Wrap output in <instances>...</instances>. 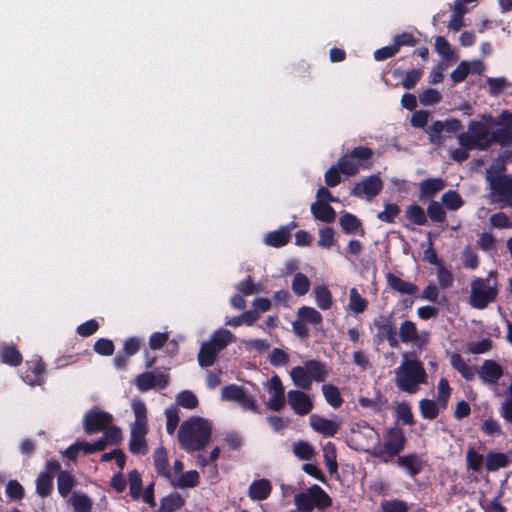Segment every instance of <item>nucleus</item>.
I'll list each match as a JSON object with an SVG mask.
<instances>
[{"label":"nucleus","mask_w":512,"mask_h":512,"mask_svg":"<svg viewBox=\"0 0 512 512\" xmlns=\"http://www.w3.org/2000/svg\"><path fill=\"white\" fill-rule=\"evenodd\" d=\"M385 278L388 286L400 294L414 295L419 290L417 285L401 279L392 272H388Z\"/></svg>","instance_id":"4be33fe9"},{"label":"nucleus","mask_w":512,"mask_h":512,"mask_svg":"<svg viewBox=\"0 0 512 512\" xmlns=\"http://www.w3.org/2000/svg\"><path fill=\"white\" fill-rule=\"evenodd\" d=\"M384 436V443L381 445L379 441L369 454L387 463L404 450L407 440L403 429L398 426L388 428Z\"/></svg>","instance_id":"39448f33"},{"label":"nucleus","mask_w":512,"mask_h":512,"mask_svg":"<svg viewBox=\"0 0 512 512\" xmlns=\"http://www.w3.org/2000/svg\"><path fill=\"white\" fill-rule=\"evenodd\" d=\"M6 494L11 500L18 501L24 497V488L17 480H10L6 485Z\"/></svg>","instance_id":"338daca9"},{"label":"nucleus","mask_w":512,"mask_h":512,"mask_svg":"<svg viewBox=\"0 0 512 512\" xmlns=\"http://www.w3.org/2000/svg\"><path fill=\"white\" fill-rule=\"evenodd\" d=\"M298 316L303 322H308L314 325L322 322V315L313 307L303 306L298 311Z\"/></svg>","instance_id":"864d4df0"},{"label":"nucleus","mask_w":512,"mask_h":512,"mask_svg":"<svg viewBox=\"0 0 512 512\" xmlns=\"http://www.w3.org/2000/svg\"><path fill=\"white\" fill-rule=\"evenodd\" d=\"M115 346L112 340L100 338L94 344V351L102 356H110L114 353Z\"/></svg>","instance_id":"e2e57ef3"},{"label":"nucleus","mask_w":512,"mask_h":512,"mask_svg":"<svg viewBox=\"0 0 512 512\" xmlns=\"http://www.w3.org/2000/svg\"><path fill=\"white\" fill-rule=\"evenodd\" d=\"M245 390L243 387L231 384L223 387L221 395L224 400L241 402L245 395Z\"/></svg>","instance_id":"3c124183"},{"label":"nucleus","mask_w":512,"mask_h":512,"mask_svg":"<svg viewBox=\"0 0 512 512\" xmlns=\"http://www.w3.org/2000/svg\"><path fill=\"white\" fill-rule=\"evenodd\" d=\"M450 364L466 380H471L475 375V369L469 366L459 353L454 352L451 354Z\"/></svg>","instance_id":"2f4dec72"},{"label":"nucleus","mask_w":512,"mask_h":512,"mask_svg":"<svg viewBox=\"0 0 512 512\" xmlns=\"http://www.w3.org/2000/svg\"><path fill=\"white\" fill-rule=\"evenodd\" d=\"M396 416L398 420H401L405 425L414 424V416L411 407L406 402H401L396 407Z\"/></svg>","instance_id":"6e6d98bb"},{"label":"nucleus","mask_w":512,"mask_h":512,"mask_svg":"<svg viewBox=\"0 0 512 512\" xmlns=\"http://www.w3.org/2000/svg\"><path fill=\"white\" fill-rule=\"evenodd\" d=\"M352 432H353V437L351 440L356 444L355 449L362 450V451H365L368 453H369V451H372V449H370L368 447V445L366 446L365 444L362 443V438H365L367 441L375 440L376 445H378L379 434L368 423H365L362 426L358 425V429L357 430L353 429Z\"/></svg>","instance_id":"a211bd4d"},{"label":"nucleus","mask_w":512,"mask_h":512,"mask_svg":"<svg viewBox=\"0 0 512 512\" xmlns=\"http://www.w3.org/2000/svg\"><path fill=\"white\" fill-rule=\"evenodd\" d=\"M374 152L367 146H357L347 151L339 158V167L342 174L354 176L360 170L370 169Z\"/></svg>","instance_id":"6e6552de"},{"label":"nucleus","mask_w":512,"mask_h":512,"mask_svg":"<svg viewBox=\"0 0 512 512\" xmlns=\"http://www.w3.org/2000/svg\"><path fill=\"white\" fill-rule=\"evenodd\" d=\"M53 488V476L47 472H40L36 479V492L41 497L51 494Z\"/></svg>","instance_id":"e433bc0d"},{"label":"nucleus","mask_w":512,"mask_h":512,"mask_svg":"<svg viewBox=\"0 0 512 512\" xmlns=\"http://www.w3.org/2000/svg\"><path fill=\"white\" fill-rule=\"evenodd\" d=\"M287 398L290 407L297 415L305 416L313 409V402L304 391L290 390L287 393Z\"/></svg>","instance_id":"2eb2a0df"},{"label":"nucleus","mask_w":512,"mask_h":512,"mask_svg":"<svg viewBox=\"0 0 512 512\" xmlns=\"http://www.w3.org/2000/svg\"><path fill=\"white\" fill-rule=\"evenodd\" d=\"M129 493L132 499L137 500L141 496L142 478L140 473L134 469L128 473Z\"/></svg>","instance_id":"de8ad7c7"},{"label":"nucleus","mask_w":512,"mask_h":512,"mask_svg":"<svg viewBox=\"0 0 512 512\" xmlns=\"http://www.w3.org/2000/svg\"><path fill=\"white\" fill-rule=\"evenodd\" d=\"M212 434L210 423L201 417H191L178 430V440L188 452L200 451L208 444Z\"/></svg>","instance_id":"f257e3e1"},{"label":"nucleus","mask_w":512,"mask_h":512,"mask_svg":"<svg viewBox=\"0 0 512 512\" xmlns=\"http://www.w3.org/2000/svg\"><path fill=\"white\" fill-rule=\"evenodd\" d=\"M199 482L200 476L196 470L182 472L176 479L172 478V481H170L173 486L180 488H193L198 486Z\"/></svg>","instance_id":"72a5a7b5"},{"label":"nucleus","mask_w":512,"mask_h":512,"mask_svg":"<svg viewBox=\"0 0 512 512\" xmlns=\"http://www.w3.org/2000/svg\"><path fill=\"white\" fill-rule=\"evenodd\" d=\"M294 504L300 512H324L332 506V498L319 485L313 484L305 491L295 494Z\"/></svg>","instance_id":"0eeeda50"},{"label":"nucleus","mask_w":512,"mask_h":512,"mask_svg":"<svg viewBox=\"0 0 512 512\" xmlns=\"http://www.w3.org/2000/svg\"><path fill=\"white\" fill-rule=\"evenodd\" d=\"M488 123L481 121H470L468 131L458 135V143L467 150H488L492 144L496 143L493 137V131H489Z\"/></svg>","instance_id":"7ed1b4c3"},{"label":"nucleus","mask_w":512,"mask_h":512,"mask_svg":"<svg viewBox=\"0 0 512 512\" xmlns=\"http://www.w3.org/2000/svg\"><path fill=\"white\" fill-rule=\"evenodd\" d=\"M236 289L238 293L242 294L243 296H249L259 292L258 287L254 284L253 278L250 275L240 281L236 285Z\"/></svg>","instance_id":"0e129e2a"},{"label":"nucleus","mask_w":512,"mask_h":512,"mask_svg":"<svg viewBox=\"0 0 512 512\" xmlns=\"http://www.w3.org/2000/svg\"><path fill=\"white\" fill-rule=\"evenodd\" d=\"M185 505V499L177 492L163 497L157 512H176Z\"/></svg>","instance_id":"c756f323"},{"label":"nucleus","mask_w":512,"mask_h":512,"mask_svg":"<svg viewBox=\"0 0 512 512\" xmlns=\"http://www.w3.org/2000/svg\"><path fill=\"white\" fill-rule=\"evenodd\" d=\"M441 99L442 96L440 92L433 88H427L419 95L420 103L425 106L437 104Z\"/></svg>","instance_id":"680f3d73"},{"label":"nucleus","mask_w":512,"mask_h":512,"mask_svg":"<svg viewBox=\"0 0 512 512\" xmlns=\"http://www.w3.org/2000/svg\"><path fill=\"white\" fill-rule=\"evenodd\" d=\"M491 126H500L493 130V139L502 147L512 146V112L503 110L497 118L492 115L483 116Z\"/></svg>","instance_id":"9d476101"},{"label":"nucleus","mask_w":512,"mask_h":512,"mask_svg":"<svg viewBox=\"0 0 512 512\" xmlns=\"http://www.w3.org/2000/svg\"><path fill=\"white\" fill-rule=\"evenodd\" d=\"M232 333L228 330L216 331L209 341L203 342L199 353L198 363L201 367H209L213 365L217 354L222 351L231 341Z\"/></svg>","instance_id":"1a4fd4ad"},{"label":"nucleus","mask_w":512,"mask_h":512,"mask_svg":"<svg viewBox=\"0 0 512 512\" xmlns=\"http://www.w3.org/2000/svg\"><path fill=\"white\" fill-rule=\"evenodd\" d=\"M395 374L397 388L409 394L416 393L419 390V385L427 382V373L418 359H405Z\"/></svg>","instance_id":"f03ea898"},{"label":"nucleus","mask_w":512,"mask_h":512,"mask_svg":"<svg viewBox=\"0 0 512 512\" xmlns=\"http://www.w3.org/2000/svg\"><path fill=\"white\" fill-rule=\"evenodd\" d=\"M154 467L159 476L172 481V472L170 469L167 451L161 446L158 447L153 454Z\"/></svg>","instance_id":"5701e85b"},{"label":"nucleus","mask_w":512,"mask_h":512,"mask_svg":"<svg viewBox=\"0 0 512 512\" xmlns=\"http://www.w3.org/2000/svg\"><path fill=\"white\" fill-rule=\"evenodd\" d=\"M399 336L403 343L416 341L418 332L415 323L409 320L402 322L399 329Z\"/></svg>","instance_id":"a19ab883"},{"label":"nucleus","mask_w":512,"mask_h":512,"mask_svg":"<svg viewBox=\"0 0 512 512\" xmlns=\"http://www.w3.org/2000/svg\"><path fill=\"white\" fill-rule=\"evenodd\" d=\"M400 213V207L396 203H388L385 209L378 213L377 218L386 223H394Z\"/></svg>","instance_id":"4d7b16f0"},{"label":"nucleus","mask_w":512,"mask_h":512,"mask_svg":"<svg viewBox=\"0 0 512 512\" xmlns=\"http://www.w3.org/2000/svg\"><path fill=\"white\" fill-rule=\"evenodd\" d=\"M497 272L490 271L487 278H475L471 282L470 304L473 308L484 309L494 302L498 295Z\"/></svg>","instance_id":"20e7f679"},{"label":"nucleus","mask_w":512,"mask_h":512,"mask_svg":"<svg viewBox=\"0 0 512 512\" xmlns=\"http://www.w3.org/2000/svg\"><path fill=\"white\" fill-rule=\"evenodd\" d=\"M445 188L442 178H427L419 183L420 198L430 199Z\"/></svg>","instance_id":"a878e982"},{"label":"nucleus","mask_w":512,"mask_h":512,"mask_svg":"<svg viewBox=\"0 0 512 512\" xmlns=\"http://www.w3.org/2000/svg\"><path fill=\"white\" fill-rule=\"evenodd\" d=\"M349 308L357 314L364 312L367 308V300L358 293L356 288L350 290Z\"/></svg>","instance_id":"5fc2aeb1"},{"label":"nucleus","mask_w":512,"mask_h":512,"mask_svg":"<svg viewBox=\"0 0 512 512\" xmlns=\"http://www.w3.org/2000/svg\"><path fill=\"white\" fill-rule=\"evenodd\" d=\"M22 354L15 345L3 344L0 350V361L9 366H19L22 363Z\"/></svg>","instance_id":"c85d7f7f"},{"label":"nucleus","mask_w":512,"mask_h":512,"mask_svg":"<svg viewBox=\"0 0 512 512\" xmlns=\"http://www.w3.org/2000/svg\"><path fill=\"white\" fill-rule=\"evenodd\" d=\"M419 409L421 416L427 420H434L439 415V408L435 401L430 399H422L419 401Z\"/></svg>","instance_id":"c03bdc74"},{"label":"nucleus","mask_w":512,"mask_h":512,"mask_svg":"<svg viewBox=\"0 0 512 512\" xmlns=\"http://www.w3.org/2000/svg\"><path fill=\"white\" fill-rule=\"evenodd\" d=\"M272 491L271 483L268 479L254 480L248 489V496L251 500L262 501L267 499Z\"/></svg>","instance_id":"b1692460"},{"label":"nucleus","mask_w":512,"mask_h":512,"mask_svg":"<svg viewBox=\"0 0 512 512\" xmlns=\"http://www.w3.org/2000/svg\"><path fill=\"white\" fill-rule=\"evenodd\" d=\"M310 425L314 431L328 437L335 436L340 428L339 423L318 415L310 417Z\"/></svg>","instance_id":"412c9836"},{"label":"nucleus","mask_w":512,"mask_h":512,"mask_svg":"<svg viewBox=\"0 0 512 512\" xmlns=\"http://www.w3.org/2000/svg\"><path fill=\"white\" fill-rule=\"evenodd\" d=\"M405 217L412 223L418 226H423L427 223V214L424 209L418 204H411L405 210Z\"/></svg>","instance_id":"f704fd0d"},{"label":"nucleus","mask_w":512,"mask_h":512,"mask_svg":"<svg viewBox=\"0 0 512 512\" xmlns=\"http://www.w3.org/2000/svg\"><path fill=\"white\" fill-rule=\"evenodd\" d=\"M113 417L108 412L93 408L89 410L83 419L84 430L87 434L92 435L103 431L111 424Z\"/></svg>","instance_id":"9b49d317"},{"label":"nucleus","mask_w":512,"mask_h":512,"mask_svg":"<svg viewBox=\"0 0 512 512\" xmlns=\"http://www.w3.org/2000/svg\"><path fill=\"white\" fill-rule=\"evenodd\" d=\"M310 288V281L308 277L298 272L294 275L292 280V290L297 296H303L305 295Z\"/></svg>","instance_id":"8fccbe9b"},{"label":"nucleus","mask_w":512,"mask_h":512,"mask_svg":"<svg viewBox=\"0 0 512 512\" xmlns=\"http://www.w3.org/2000/svg\"><path fill=\"white\" fill-rule=\"evenodd\" d=\"M322 392L325 397V400L329 405H331L334 408H339L343 404V398L341 396V393L333 384H324L322 386Z\"/></svg>","instance_id":"4c0bfd02"},{"label":"nucleus","mask_w":512,"mask_h":512,"mask_svg":"<svg viewBox=\"0 0 512 512\" xmlns=\"http://www.w3.org/2000/svg\"><path fill=\"white\" fill-rule=\"evenodd\" d=\"M311 212L317 220L326 223L333 222L336 217L334 208L328 203L314 202L311 205Z\"/></svg>","instance_id":"cd10ccee"},{"label":"nucleus","mask_w":512,"mask_h":512,"mask_svg":"<svg viewBox=\"0 0 512 512\" xmlns=\"http://www.w3.org/2000/svg\"><path fill=\"white\" fill-rule=\"evenodd\" d=\"M358 403L362 408H368V409H371L375 413H380L385 408V406L387 404V399L378 390L375 393L374 398H368V397L361 396L358 398Z\"/></svg>","instance_id":"7c9ffc66"},{"label":"nucleus","mask_w":512,"mask_h":512,"mask_svg":"<svg viewBox=\"0 0 512 512\" xmlns=\"http://www.w3.org/2000/svg\"><path fill=\"white\" fill-rule=\"evenodd\" d=\"M491 190L501 199L510 202L512 200V176L492 175L488 177Z\"/></svg>","instance_id":"f3484780"},{"label":"nucleus","mask_w":512,"mask_h":512,"mask_svg":"<svg viewBox=\"0 0 512 512\" xmlns=\"http://www.w3.org/2000/svg\"><path fill=\"white\" fill-rule=\"evenodd\" d=\"M148 428L131 427L129 451L132 454L145 455L148 451L145 436Z\"/></svg>","instance_id":"aec40b11"},{"label":"nucleus","mask_w":512,"mask_h":512,"mask_svg":"<svg viewBox=\"0 0 512 512\" xmlns=\"http://www.w3.org/2000/svg\"><path fill=\"white\" fill-rule=\"evenodd\" d=\"M315 301L321 310H328L331 308L333 301L332 295L326 286H317L314 288Z\"/></svg>","instance_id":"58836bf2"},{"label":"nucleus","mask_w":512,"mask_h":512,"mask_svg":"<svg viewBox=\"0 0 512 512\" xmlns=\"http://www.w3.org/2000/svg\"><path fill=\"white\" fill-rule=\"evenodd\" d=\"M27 365L28 367L24 374L22 375L23 381L30 386H40L44 384V374L46 372V366L42 359H34L28 362Z\"/></svg>","instance_id":"dca6fc26"},{"label":"nucleus","mask_w":512,"mask_h":512,"mask_svg":"<svg viewBox=\"0 0 512 512\" xmlns=\"http://www.w3.org/2000/svg\"><path fill=\"white\" fill-rule=\"evenodd\" d=\"M508 464V458L504 453L490 452L486 457V469L488 471H496L507 467Z\"/></svg>","instance_id":"ea45409f"},{"label":"nucleus","mask_w":512,"mask_h":512,"mask_svg":"<svg viewBox=\"0 0 512 512\" xmlns=\"http://www.w3.org/2000/svg\"><path fill=\"white\" fill-rule=\"evenodd\" d=\"M75 485V479L69 471H60L57 476L58 492L62 497H67Z\"/></svg>","instance_id":"c9c22d12"},{"label":"nucleus","mask_w":512,"mask_h":512,"mask_svg":"<svg viewBox=\"0 0 512 512\" xmlns=\"http://www.w3.org/2000/svg\"><path fill=\"white\" fill-rule=\"evenodd\" d=\"M442 203L444 206L452 211H456L461 208L464 204V201L460 194L455 190H449L445 192L441 197Z\"/></svg>","instance_id":"37998d69"},{"label":"nucleus","mask_w":512,"mask_h":512,"mask_svg":"<svg viewBox=\"0 0 512 512\" xmlns=\"http://www.w3.org/2000/svg\"><path fill=\"white\" fill-rule=\"evenodd\" d=\"M382 188L381 178L377 175H370L354 185L351 195L355 197L366 196L367 199H372L381 192Z\"/></svg>","instance_id":"4468645a"},{"label":"nucleus","mask_w":512,"mask_h":512,"mask_svg":"<svg viewBox=\"0 0 512 512\" xmlns=\"http://www.w3.org/2000/svg\"><path fill=\"white\" fill-rule=\"evenodd\" d=\"M396 463L398 466L405 468L411 477L418 475L423 469V461L415 453L398 456Z\"/></svg>","instance_id":"393cba45"},{"label":"nucleus","mask_w":512,"mask_h":512,"mask_svg":"<svg viewBox=\"0 0 512 512\" xmlns=\"http://www.w3.org/2000/svg\"><path fill=\"white\" fill-rule=\"evenodd\" d=\"M168 384L169 374L164 372L146 371L135 379V385L140 392H147L154 388L165 389Z\"/></svg>","instance_id":"f8f14e48"},{"label":"nucleus","mask_w":512,"mask_h":512,"mask_svg":"<svg viewBox=\"0 0 512 512\" xmlns=\"http://www.w3.org/2000/svg\"><path fill=\"white\" fill-rule=\"evenodd\" d=\"M480 379L487 384H496L503 376V368L494 360H485L478 370Z\"/></svg>","instance_id":"6ab92c4d"},{"label":"nucleus","mask_w":512,"mask_h":512,"mask_svg":"<svg viewBox=\"0 0 512 512\" xmlns=\"http://www.w3.org/2000/svg\"><path fill=\"white\" fill-rule=\"evenodd\" d=\"M290 239V227L282 226L278 230L268 232L264 238V242L268 246L279 248L289 243Z\"/></svg>","instance_id":"bb28decb"},{"label":"nucleus","mask_w":512,"mask_h":512,"mask_svg":"<svg viewBox=\"0 0 512 512\" xmlns=\"http://www.w3.org/2000/svg\"><path fill=\"white\" fill-rule=\"evenodd\" d=\"M340 226L342 228V231L345 234H354L357 233L359 230H361V234H364V231L362 230V223L360 219H358L354 214L352 213H344L340 219H339Z\"/></svg>","instance_id":"473e14b6"},{"label":"nucleus","mask_w":512,"mask_h":512,"mask_svg":"<svg viewBox=\"0 0 512 512\" xmlns=\"http://www.w3.org/2000/svg\"><path fill=\"white\" fill-rule=\"evenodd\" d=\"M135 421L132 427L147 428V409L143 401L138 400L132 404Z\"/></svg>","instance_id":"a18cd8bd"},{"label":"nucleus","mask_w":512,"mask_h":512,"mask_svg":"<svg viewBox=\"0 0 512 512\" xmlns=\"http://www.w3.org/2000/svg\"><path fill=\"white\" fill-rule=\"evenodd\" d=\"M438 395L437 399L439 404L442 406V408L447 407V403L451 394V387L449 385V382L446 378H440L438 382Z\"/></svg>","instance_id":"052dcab7"},{"label":"nucleus","mask_w":512,"mask_h":512,"mask_svg":"<svg viewBox=\"0 0 512 512\" xmlns=\"http://www.w3.org/2000/svg\"><path fill=\"white\" fill-rule=\"evenodd\" d=\"M70 502L75 512H90L92 509V501L85 494L74 492L70 498Z\"/></svg>","instance_id":"49530a36"},{"label":"nucleus","mask_w":512,"mask_h":512,"mask_svg":"<svg viewBox=\"0 0 512 512\" xmlns=\"http://www.w3.org/2000/svg\"><path fill=\"white\" fill-rule=\"evenodd\" d=\"M470 72V65L467 61H461L456 69H454L451 73V80L453 83H461L463 82Z\"/></svg>","instance_id":"774afa93"},{"label":"nucleus","mask_w":512,"mask_h":512,"mask_svg":"<svg viewBox=\"0 0 512 512\" xmlns=\"http://www.w3.org/2000/svg\"><path fill=\"white\" fill-rule=\"evenodd\" d=\"M427 216L434 223H443L446 221V212L443 206L435 200H431L428 204Z\"/></svg>","instance_id":"09e8293b"},{"label":"nucleus","mask_w":512,"mask_h":512,"mask_svg":"<svg viewBox=\"0 0 512 512\" xmlns=\"http://www.w3.org/2000/svg\"><path fill=\"white\" fill-rule=\"evenodd\" d=\"M166 415V431L169 435H173L179 424V409L170 407L165 411Z\"/></svg>","instance_id":"13d9d810"},{"label":"nucleus","mask_w":512,"mask_h":512,"mask_svg":"<svg viewBox=\"0 0 512 512\" xmlns=\"http://www.w3.org/2000/svg\"><path fill=\"white\" fill-rule=\"evenodd\" d=\"M293 452L301 460H310L314 455L313 447L304 441L296 443Z\"/></svg>","instance_id":"69168bd1"},{"label":"nucleus","mask_w":512,"mask_h":512,"mask_svg":"<svg viewBox=\"0 0 512 512\" xmlns=\"http://www.w3.org/2000/svg\"><path fill=\"white\" fill-rule=\"evenodd\" d=\"M374 326L377 328L376 340L378 343L387 340L391 348L398 347L396 327L392 322L391 315H379L374 319Z\"/></svg>","instance_id":"ddd939ff"},{"label":"nucleus","mask_w":512,"mask_h":512,"mask_svg":"<svg viewBox=\"0 0 512 512\" xmlns=\"http://www.w3.org/2000/svg\"><path fill=\"white\" fill-rule=\"evenodd\" d=\"M324 462L326 464V467L329 471V473L332 475L337 472L338 470V463H337V453L335 445L331 442H328L324 447Z\"/></svg>","instance_id":"79ce46f5"},{"label":"nucleus","mask_w":512,"mask_h":512,"mask_svg":"<svg viewBox=\"0 0 512 512\" xmlns=\"http://www.w3.org/2000/svg\"><path fill=\"white\" fill-rule=\"evenodd\" d=\"M381 509L382 512H408V505L400 499L383 500Z\"/></svg>","instance_id":"bf43d9fd"},{"label":"nucleus","mask_w":512,"mask_h":512,"mask_svg":"<svg viewBox=\"0 0 512 512\" xmlns=\"http://www.w3.org/2000/svg\"><path fill=\"white\" fill-rule=\"evenodd\" d=\"M176 403L186 409H195L199 404L196 395L190 390H184L178 393Z\"/></svg>","instance_id":"603ef678"},{"label":"nucleus","mask_w":512,"mask_h":512,"mask_svg":"<svg viewBox=\"0 0 512 512\" xmlns=\"http://www.w3.org/2000/svg\"><path fill=\"white\" fill-rule=\"evenodd\" d=\"M290 376L294 384L303 389L309 390L312 382H323L328 376V370L324 363L319 360H308L303 366H296L291 369Z\"/></svg>","instance_id":"423d86ee"}]
</instances>
